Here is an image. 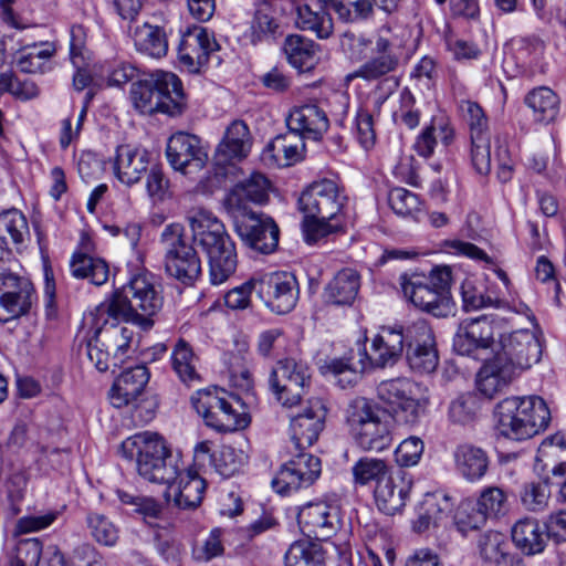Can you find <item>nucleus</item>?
<instances>
[{
  "label": "nucleus",
  "instance_id": "1",
  "mask_svg": "<svg viewBox=\"0 0 566 566\" xmlns=\"http://www.w3.org/2000/svg\"><path fill=\"white\" fill-rule=\"evenodd\" d=\"M327 407L323 399L311 398L301 410L291 417V439L296 450L312 447L325 427ZM321 474V460L308 453L300 452L284 463L272 480L273 489L289 494L302 488H308Z\"/></svg>",
  "mask_w": 566,
  "mask_h": 566
},
{
  "label": "nucleus",
  "instance_id": "2",
  "mask_svg": "<svg viewBox=\"0 0 566 566\" xmlns=\"http://www.w3.org/2000/svg\"><path fill=\"white\" fill-rule=\"evenodd\" d=\"M342 46L353 61L365 62L349 76L367 82L381 80L396 72L405 53V42L382 25L373 38L346 32Z\"/></svg>",
  "mask_w": 566,
  "mask_h": 566
},
{
  "label": "nucleus",
  "instance_id": "3",
  "mask_svg": "<svg viewBox=\"0 0 566 566\" xmlns=\"http://www.w3.org/2000/svg\"><path fill=\"white\" fill-rule=\"evenodd\" d=\"M192 240L207 253L210 282L224 283L237 270L235 245L224 224L207 210H197L189 217Z\"/></svg>",
  "mask_w": 566,
  "mask_h": 566
},
{
  "label": "nucleus",
  "instance_id": "4",
  "mask_svg": "<svg viewBox=\"0 0 566 566\" xmlns=\"http://www.w3.org/2000/svg\"><path fill=\"white\" fill-rule=\"evenodd\" d=\"M163 305V297L156 291L147 274L134 275L129 282L113 294L108 303L102 305L101 314L149 329L153 316Z\"/></svg>",
  "mask_w": 566,
  "mask_h": 566
},
{
  "label": "nucleus",
  "instance_id": "5",
  "mask_svg": "<svg viewBox=\"0 0 566 566\" xmlns=\"http://www.w3.org/2000/svg\"><path fill=\"white\" fill-rule=\"evenodd\" d=\"M494 417L501 436L522 441L544 431L549 423L551 412L537 396L507 397L495 406Z\"/></svg>",
  "mask_w": 566,
  "mask_h": 566
},
{
  "label": "nucleus",
  "instance_id": "6",
  "mask_svg": "<svg viewBox=\"0 0 566 566\" xmlns=\"http://www.w3.org/2000/svg\"><path fill=\"white\" fill-rule=\"evenodd\" d=\"M122 451L127 458L136 457L138 474L151 483L169 484L178 475L179 461L157 433L143 432L129 437L123 441Z\"/></svg>",
  "mask_w": 566,
  "mask_h": 566
},
{
  "label": "nucleus",
  "instance_id": "7",
  "mask_svg": "<svg viewBox=\"0 0 566 566\" xmlns=\"http://www.w3.org/2000/svg\"><path fill=\"white\" fill-rule=\"evenodd\" d=\"M130 99L142 114L180 115L185 108L181 81L170 72L156 71L132 84Z\"/></svg>",
  "mask_w": 566,
  "mask_h": 566
},
{
  "label": "nucleus",
  "instance_id": "8",
  "mask_svg": "<svg viewBox=\"0 0 566 566\" xmlns=\"http://www.w3.org/2000/svg\"><path fill=\"white\" fill-rule=\"evenodd\" d=\"M197 412L207 426L220 432H232L248 426L241 398L218 387L200 389L191 397Z\"/></svg>",
  "mask_w": 566,
  "mask_h": 566
},
{
  "label": "nucleus",
  "instance_id": "9",
  "mask_svg": "<svg viewBox=\"0 0 566 566\" xmlns=\"http://www.w3.org/2000/svg\"><path fill=\"white\" fill-rule=\"evenodd\" d=\"M165 248L166 273L185 285H192L201 274V262L195 248L187 241L184 227L167 226L161 233Z\"/></svg>",
  "mask_w": 566,
  "mask_h": 566
},
{
  "label": "nucleus",
  "instance_id": "10",
  "mask_svg": "<svg viewBox=\"0 0 566 566\" xmlns=\"http://www.w3.org/2000/svg\"><path fill=\"white\" fill-rule=\"evenodd\" d=\"M418 390V385L406 377L384 380L376 388L377 398L388 407L395 422L409 428L419 423L424 409Z\"/></svg>",
  "mask_w": 566,
  "mask_h": 566
},
{
  "label": "nucleus",
  "instance_id": "11",
  "mask_svg": "<svg viewBox=\"0 0 566 566\" xmlns=\"http://www.w3.org/2000/svg\"><path fill=\"white\" fill-rule=\"evenodd\" d=\"M493 357L520 376L541 360L542 342L531 329H517L502 334Z\"/></svg>",
  "mask_w": 566,
  "mask_h": 566
},
{
  "label": "nucleus",
  "instance_id": "12",
  "mask_svg": "<svg viewBox=\"0 0 566 566\" xmlns=\"http://www.w3.org/2000/svg\"><path fill=\"white\" fill-rule=\"evenodd\" d=\"M346 202L344 188L333 179L323 178L311 182L301 192L297 206L305 217L323 216V219H338Z\"/></svg>",
  "mask_w": 566,
  "mask_h": 566
},
{
  "label": "nucleus",
  "instance_id": "13",
  "mask_svg": "<svg viewBox=\"0 0 566 566\" xmlns=\"http://www.w3.org/2000/svg\"><path fill=\"white\" fill-rule=\"evenodd\" d=\"M36 301L35 287L28 276L0 271V322L29 314Z\"/></svg>",
  "mask_w": 566,
  "mask_h": 566
},
{
  "label": "nucleus",
  "instance_id": "14",
  "mask_svg": "<svg viewBox=\"0 0 566 566\" xmlns=\"http://www.w3.org/2000/svg\"><path fill=\"white\" fill-rule=\"evenodd\" d=\"M276 399L286 407L297 405L311 384L308 366L294 358L279 360L269 378Z\"/></svg>",
  "mask_w": 566,
  "mask_h": 566
},
{
  "label": "nucleus",
  "instance_id": "15",
  "mask_svg": "<svg viewBox=\"0 0 566 566\" xmlns=\"http://www.w3.org/2000/svg\"><path fill=\"white\" fill-rule=\"evenodd\" d=\"M255 295L276 314L290 313L298 300V283L289 272L255 274Z\"/></svg>",
  "mask_w": 566,
  "mask_h": 566
},
{
  "label": "nucleus",
  "instance_id": "16",
  "mask_svg": "<svg viewBox=\"0 0 566 566\" xmlns=\"http://www.w3.org/2000/svg\"><path fill=\"white\" fill-rule=\"evenodd\" d=\"M406 358L409 367L419 374L433 373L439 365L436 337L424 319L412 322L406 327Z\"/></svg>",
  "mask_w": 566,
  "mask_h": 566
},
{
  "label": "nucleus",
  "instance_id": "17",
  "mask_svg": "<svg viewBox=\"0 0 566 566\" xmlns=\"http://www.w3.org/2000/svg\"><path fill=\"white\" fill-rule=\"evenodd\" d=\"M403 295L418 308L436 317H447L453 311L451 297L440 296L434 287L427 283L426 274L403 273L399 276Z\"/></svg>",
  "mask_w": 566,
  "mask_h": 566
},
{
  "label": "nucleus",
  "instance_id": "18",
  "mask_svg": "<svg viewBox=\"0 0 566 566\" xmlns=\"http://www.w3.org/2000/svg\"><path fill=\"white\" fill-rule=\"evenodd\" d=\"M297 522L304 534L325 541L339 530L340 511L338 505L333 503L310 502L298 510Z\"/></svg>",
  "mask_w": 566,
  "mask_h": 566
},
{
  "label": "nucleus",
  "instance_id": "19",
  "mask_svg": "<svg viewBox=\"0 0 566 566\" xmlns=\"http://www.w3.org/2000/svg\"><path fill=\"white\" fill-rule=\"evenodd\" d=\"M235 231L247 247L260 253L269 254L277 248L280 230L269 217L244 214L235 220Z\"/></svg>",
  "mask_w": 566,
  "mask_h": 566
},
{
  "label": "nucleus",
  "instance_id": "20",
  "mask_svg": "<svg viewBox=\"0 0 566 566\" xmlns=\"http://www.w3.org/2000/svg\"><path fill=\"white\" fill-rule=\"evenodd\" d=\"M406 343V328L382 327L371 340L370 353L365 352L359 360L361 370L394 366L400 359Z\"/></svg>",
  "mask_w": 566,
  "mask_h": 566
},
{
  "label": "nucleus",
  "instance_id": "21",
  "mask_svg": "<svg viewBox=\"0 0 566 566\" xmlns=\"http://www.w3.org/2000/svg\"><path fill=\"white\" fill-rule=\"evenodd\" d=\"M219 49L220 45L216 41L213 33L209 32L207 28L193 27L182 35L178 56L180 63L189 72L197 73Z\"/></svg>",
  "mask_w": 566,
  "mask_h": 566
},
{
  "label": "nucleus",
  "instance_id": "22",
  "mask_svg": "<svg viewBox=\"0 0 566 566\" xmlns=\"http://www.w3.org/2000/svg\"><path fill=\"white\" fill-rule=\"evenodd\" d=\"M166 157L169 165L182 174H187L189 167L202 169L208 159L200 138L184 132L170 136L166 147Z\"/></svg>",
  "mask_w": 566,
  "mask_h": 566
},
{
  "label": "nucleus",
  "instance_id": "23",
  "mask_svg": "<svg viewBox=\"0 0 566 566\" xmlns=\"http://www.w3.org/2000/svg\"><path fill=\"white\" fill-rule=\"evenodd\" d=\"M494 343L493 321L482 315L460 323L453 338V348L460 355L475 356Z\"/></svg>",
  "mask_w": 566,
  "mask_h": 566
},
{
  "label": "nucleus",
  "instance_id": "24",
  "mask_svg": "<svg viewBox=\"0 0 566 566\" xmlns=\"http://www.w3.org/2000/svg\"><path fill=\"white\" fill-rule=\"evenodd\" d=\"M102 305L97 308L95 317L94 340L113 354V364L123 363L130 347L133 331L118 324L113 317L101 314Z\"/></svg>",
  "mask_w": 566,
  "mask_h": 566
},
{
  "label": "nucleus",
  "instance_id": "25",
  "mask_svg": "<svg viewBox=\"0 0 566 566\" xmlns=\"http://www.w3.org/2000/svg\"><path fill=\"white\" fill-rule=\"evenodd\" d=\"M150 153L132 145H119L114 159L115 177L128 187L138 184L149 170Z\"/></svg>",
  "mask_w": 566,
  "mask_h": 566
},
{
  "label": "nucleus",
  "instance_id": "26",
  "mask_svg": "<svg viewBox=\"0 0 566 566\" xmlns=\"http://www.w3.org/2000/svg\"><path fill=\"white\" fill-rule=\"evenodd\" d=\"M289 130L297 137L318 140L328 129L329 120L323 108L316 104L294 107L287 118Z\"/></svg>",
  "mask_w": 566,
  "mask_h": 566
},
{
  "label": "nucleus",
  "instance_id": "27",
  "mask_svg": "<svg viewBox=\"0 0 566 566\" xmlns=\"http://www.w3.org/2000/svg\"><path fill=\"white\" fill-rule=\"evenodd\" d=\"M206 486V481L196 471L180 472L178 468L176 480L167 484L164 495L167 502L172 499L179 509H196L202 502Z\"/></svg>",
  "mask_w": 566,
  "mask_h": 566
},
{
  "label": "nucleus",
  "instance_id": "28",
  "mask_svg": "<svg viewBox=\"0 0 566 566\" xmlns=\"http://www.w3.org/2000/svg\"><path fill=\"white\" fill-rule=\"evenodd\" d=\"M251 145L252 138L248 125L243 120L232 122L217 147L216 165L224 167L235 160H242L250 153Z\"/></svg>",
  "mask_w": 566,
  "mask_h": 566
},
{
  "label": "nucleus",
  "instance_id": "29",
  "mask_svg": "<svg viewBox=\"0 0 566 566\" xmlns=\"http://www.w3.org/2000/svg\"><path fill=\"white\" fill-rule=\"evenodd\" d=\"M149 376V371L144 365L124 370L115 379L109 390L108 397L112 405L122 408L135 402L148 384Z\"/></svg>",
  "mask_w": 566,
  "mask_h": 566
},
{
  "label": "nucleus",
  "instance_id": "30",
  "mask_svg": "<svg viewBox=\"0 0 566 566\" xmlns=\"http://www.w3.org/2000/svg\"><path fill=\"white\" fill-rule=\"evenodd\" d=\"M411 485V481L403 474H389L385 480H380L374 491L378 510L387 515L400 512L406 505Z\"/></svg>",
  "mask_w": 566,
  "mask_h": 566
},
{
  "label": "nucleus",
  "instance_id": "31",
  "mask_svg": "<svg viewBox=\"0 0 566 566\" xmlns=\"http://www.w3.org/2000/svg\"><path fill=\"white\" fill-rule=\"evenodd\" d=\"M454 469L468 482L482 480L489 471L490 457L481 447L461 443L453 451Z\"/></svg>",
  "mask_w": 566,
  "mask_h": 566
},
{
  "label": "nucleus",
  "instance_id": "32",
  "mask_svg": "<svg viewBox=\"0 0 566 566\" xmlns=\"http://www.w3.org/2000/svg\"><path fill=\"white\" fill-rule=\"evenodd\" d=\"M90 239L84 238L82 248L85 252H75L70 262L71 273L76 279H86L92 284L101 286L108 281L109 266L108 263L98 256L88 253Z\"/></svg>",
  "mask_w": 566,
  "mask_h": 566
},
{
  "label": "nucleus",
  "instance_id": "33",
  "mask_svg": "<svg viewBox=\"0 0 566 566\" xmlns=\"http://www.w3.org/2000/svg\"><path fill=\"white\" fill-rule=\"evenodd\" d=\"M360 287V276L353 269H343L336 273L324 290V297L333 305H352Z\"/></svg>",
  "mask_w": 566,
  "mask_h": 566
},
{
  "label": "nucleus",
  "instance_id": "34",
  "mask_svg": "<svg viewBox=\"0 0 566 566\" xmlns=\"http://www.w3.org/2000/svg\"><path fill=\"white\" fill-rule=\"evenodd\" d=\"M282 34L281 21L272 4L259 2L250 21L249 38L252 44L273 42Z\"/></svg>",
  "mask_w": 566,
  "mask_h": 566
},
{
  "label": "nucleus",
  "instance_id": "35",
  "mask_svg": "<svg viewBox=\"0 0 566 566\" xmlns=\"http://www.w3.org/2000/svg\"><path fill=\"white\" fill-rule=\"evenodd\" d=\"M450 523V504L447 499L428 495L420 505L413 531L421 534L430 528H444Z\"/></svg>",
  "mask_w": 566,
  "mask_h": 566
},
{
  "label": "nucleus",
  "instance_id": "36",
  "mask_svg": "<svg viewBox=\"0 0 566 566\" xmlns=\"http://www.w3.org/2000/svg\"><path fill=\"white\" fill-rule=\"evenodd\" d=\"M289 63L300 72H308L314 69L318 61V45L302 35H289L283 45Z\"/></svg>",
  "mask_w": 566,
  "mask_h": 566
},
{
  "label": "nucleus",
  "instance_id": "37",
  "mask_svg": "<svg viewBox=\"0 0 566 566\" xmlns=\"http://www.w3.org/2000/svg\"><path fill=\"white\" fill-rule=\"evenodd\" d=\"M517 376L493 357L480 369L476 377L479 391L486 398H493L509 386Z\"/></svg>",
  "mask_w": 566,
  "mask_h": 566
},
{
  "label": "nucleus",
  "instance_id": "38",
  "mask_svg": "<svg viewBox=\"0 0 566 566\" xmlns=\"http://www.w3.org/2000/svg\"><path fill=\"white\" fill-rule=\"evenodd\" d=\"M134 43L139 52L151 57H161L167 54L168 41L163 28L144 23L137 25L133 34Z\"/></svg>",
  "mask_w": 566,
  "mask_h": 566
},
{
  "label": "nucleus",
  "instance_id": "39",
  "mask_svg": "<svg viewBox=\"0 0 566 566\" xmlns=\"http://www.w3.org/2000/svg\"><path fill=\"white\" fill-rule=\"evenodd\" d=\"M512 541L525 554L534 555L543 552L545 537L538 522L523 518L512 528Z\"/></svg>",
  "mask_w": 566,
  "mask_h": 566
},
{
  "label": "nucleus",
  "instance_id": "40",
  "mask_svg": "<svg viewBox=\"0 0 566 566\" xmlns=\"http://www.w3.org/2000/svg\"><path fill=\"white\" fill-rule=\"evenodd\" d=\"M525 104L533 111L534 119L539 123L553 122L559 112L558 96L546 86L532 90L525 96Z\"/></svg>",
  "mask_w": 566,
  "mask_h": 566
},
{
  "label": "nucleus",
  "instance_id": "41",
  "mask_svg": "<svg viewBox=\"0 0 566 566\" xmlns=\"http://www.w3.org/2000/svg\"><path fill=\"white\" fill-rule=\"evenodd\" d=\"M303 138L297 137L295 133L289 130L283 136H277L268 145L265 153L275 161L276 165L286 167L301 160L304 149Z\"/></svg>",
  "mask_w": 566,
  "mask_h": 566
},
{
  "label": "nucleus",
  "instance_id": "42",
  "mask_svg": "<svg viewBox=\"0 0 566 566\" xmlns=\"http://www.w3.org/2000/svg\"><path fill=\"white\" fill-rule=\"evenodd\" d=\"M295 23L297 28L311 31L319 39H327L333 33V19L323 7L318 10H313L310 4L297 7Z\"/></svg>",
  "mask_w": 566,
  "mask_h": 566
},
{
  "label": "nucleus",
  "instance_id": "43",
  "mask_svg": "<svg viewBox=\"0 0 566 566\" xmlns=\"http://www.w3.org/2000/svg\"><path fill=\"white\" fill-rule=\"evenodd\" d=\"M365 451H382L390 447L392 437L389 426L380 417L367 423L361 430L352 436Z\"/></svg>",
  "mask_w": 566,
  "mask_h": 566
},
{
  "label": "nucleus",
  "instance_id": "44",
  "mask_svg": "<svg viewBox=\"0 0 566 566\" xmlns=\"http://www.w3.org/2000/svg\"><path fill=\"white\" fill-rule=\"evenodd\" d=\"M270 188V180L263 174L252 172L233 187L231 200L235 199L239 203L250 201L261 205L269 200Z\"/></svg>",
  "mask_w": 566,
  "mask_h": 566
},
{
  "label": "nucleus",
  "instance_id": "45",
  "mask_svg": "<svg viewBox=\"0 0 566 566\" xmlns=\"http://www.w3.org/2000/svg\"><path fill=\"white\" fill-rule=\"evenodd\" d=\"M379 417L378 406L365 397L352 399L345 409V422L352 436Z\"/></svg>",
  "mask_w": 566,
  "mask_h": 566
},
{
  "label": "nucleus",
  "instance_id": "46",
  "mask_svg": "<svg viewBox=\"0 0 566 566\" xmlns=\"http://www.w3.org/2000/svg\"><path fill=\"white\" fill-rule=\"evenodd\" d=\"M285 563L287 566H324V549L318 543L296 541L287 549Z\"/></svg>",
  "mask_w": 566,
  "mask_h": 566
},
{
  "label": "nucleus",
  "instance_id": "47",
  "mask_svg": "<svg viewBox=\"0 0 566 566\" xmlns=\"http://www.w3.org/2000/svg\"><path fill=\"white\" fill-rule=\"evenodd\" d=\"M172 368L187 385L198 381L200 376L196 370V357L192 348L185 339H179L171 354Z\"/></svg>",
  "mask_w": 566,
  "mask_h": 566
},
{
  "label": "nucleus",
  "instance_id": "48",
  "mask_svg": "<svg viewBox=\"0 0 566 566\" xmlns=\"http://www.w3.org/2000/svg\"><path fill=\"white\" fill-rule=\"evenodd\" d=\"M353 476L356 484L367 485L375 482L378 485L389 473V467L385 460L377 458H360L353 467Z\"/></svg>",
  "mask_w": 566,
  "mask_h": 566
},
{
  "label": "nucleus",
  "instance_id": "49",
  "mask_svg": "<svg viewBox=\"0 0 566 566\" xmlns=\"http://www.w3.org/2000/svg\"><path fill=\"white\" fill-rule=\"evenodd\" d=\"M478 547L481 558L486 563L500 565L507 557V542L500 532L489 531L482 534Z\"/></svg>",
  "mask_w": 566,
  "mask_h": 566
},
{
  "label": "nucleus",
  "instance_id": "50",
  "mask_svg": "<svg viewBox=\"0 0 566 566\" xmlns=\"http://www.w3.org/2000/svg\"><path fill=\"white\" fill-rule=\"evenodd\" d=\"M479 410L478 397L467 392L458 396L450 402L448 416L451 422L465 426L476 420Z\"/></svg>",
  "mask_w": 566,
  "mask_h": 566
},
{
  "label": "nucleus",
  "instance_id": "51",
  "mask_svg": "<svg viewBox=\"0 0 566 566\" xmlns=\"http://www.w3.org/2000/svg\"><path fill=\"white\" fill-rule=\"evenodd\" d=\"M86 525L92 537L104 546H114L119 537L118 527L104 514L90 512Z\"/></svg>",
  "mask_w": 566,
  "mask_h": 566
},
{
  "label": "nucleus",
  "instance_id": "52",
  "mask_svg": "<svg viewBox=\"0 0 566 566\" xmlns=\"http://www.w3.org/2000/svg\"><path fill=\"white\" fill-rule=\"evenodd\" d=\"M388 202L392 211L403 218L417 219L421 212V201L418 196L405 188H394L389 191Z\"/></svg>",
  "mask_w": 566,
  "mask_h": 566
},
{
  "label": "nucleus",
  "instance_id": "53",
  "mask_svg": "<svg viewBox=\"0 0 566 566\" xmlns=\"http://www.w3.org/2000/svg\"><path fill=\"white\" fill-rule=\"evenodd\" d=\"M459 109L469 126L470 139L490 135L488 117L476 102L461 101Z\"/></svg>",
  "mask_w": 566,
  "mask_h": 566
},
{
  "label": "nucleus",
  "instance_id": "54",
  "mask_svg": "<svg viewBox=\"0 0 566 566\" xmlns=\"http://www.w3.org/2000/svg\"><path fill=\"white\" fill-rule=\"evenodd\" d=\"M338 219H323V216L305 217L302 222L304 239L307 243L313 244L321 239L340 230Z\"/></svg>",
  "mask_w": 566,
  "mask_h": 566
},
{
  "label": "nucleus",
  "instance_id": "55",
  "mask_svg": "<svg viewBox=\"0 0 566 566\" xmlns=\"http://www.w3.org/2000/svg\"><path fill=\"white\" fill-rule=\"evenodd\" d=\"M146 176V191L154 203L171 198L170 181L160 165L153 164Z\"/></svg>",
  "mask_w": 566,
  "mask_h": 566
},
{
  "label": "nucleus",
  "instance_id": "56",
  "mask_svg": "<svg viewBox=\"0 0 566 566\" xmlns=\"http://www.w3.org/2000/svg\"><path fill=\"white\" fill-rule=\"evenodd\" d=\"M29 233V227L25 217L17 209L8 210L0 214V238L10 237L13 243L19 244L24 235Z\"/></svg>",
  "mask_w": 566,
  "mask_h": 566
},
{
  "label": "nucleus",
  "instance_id": "57",
  "mask_svg": "<svg viewBox=\"0 0 566 566\" xmlns=\"http://www.w3.org/2000/svg\"><path fill=\"white\" fill-rule=\"evenodd\" d=\"M323 4L331 3L339 19L353 22L367 18L371 12L373 4L369 0H318Z\"/></svg>",
  "mask_w": 566,
  "mask_h": 566
},
{
  "label": "nucleus",
  "instance_id": "58",
  "mask_svg": "<svg viewBox=\"0 0 566 566\" xmlns=\"http://www.w3.org/2000/svg\"><path fill=\"white\" fill-rule=\"evenodd\" d=\"M476 505L488 517H499L507 511V495L499 486H488L481 492Z\"/></svg>",
  "mask_w": 566,
  "mask_h": 566
},
{
  "label": "nucleus",
  "instance_id": "59",
  "mask_svg": "<svg viewBox=\"0 0 566 566\" xmlns=\"http://www.w3.org/2000/svg\"><path fill=\"white\" fill-rule=\"evenodd\" d=\"M549 489L544 482H527L521 491V502L531 512H542L547 507Z\"/></svg>",
  "mask_w": 566,
  "mask_h": 566
},
{
  "label": "nucleus",
  "instance_id": "60",
  "mask_svg": "<svg viewBox=\"0 0 566 566\" xmlns=\"http://www.w3.org/2000/svg\"><path fill=\"white\" fill-rule=\"evenodd\" d=\"M396 124H402L409 129L419 125L420 111L416 107V98L409 88L405 87L400 92L399 107L392 113Z\"/></svg>",
  "mask_w": 566,
  "mask_h": 566
},
{
  "label": "nucleus",
  "instance_id": "61",
  "mask_svg": "<svg viewBox=\"0 0 566 566\" xmlns=\"http://www.w3.org/2000/svg\"><path fill=\"white\" fill-rule=\"evenodd\" d=\"M463 310L478 311L493 304L490 296L484 295L483 286L476 284L473 279H465L461 284Z\"/></svg>",
  "mask_w": 566,
  "mask_h": 566
},
{
  "label": "nucleus",
  "instance_id": "62",
  "mask_svg": "<svg viewBox=\"0 0 566 566\" xmlns=\"http://www.w3.org/2000/svg\"><path fill=\"white\" fill-rule=\"evenodd\" d=\"M471 163L475 171L485 176L491 170V138L490 135L471 138Z\"/></svg>",
  "mask_w": 566,
  "mask_h": 566
},
{
  "label": "nucleus",
  "instance_id": "63",
  "mask_svg": "<svg viewBox=\"0 0 566 566\" xmlns=\"http://www.w3.org/2000/svg\"><path fill=\"white\" fill-rule=\"evenodd\" d=\"M539 453L544 457H557L559 462L552 468L554 475L562 476L566 473V441L562 434H555L544 440L539 447Z\"/></svg>",
  "mask_w": 566,
  "mask_h": 566
},
{
  "label": "nucleus",
  "instance_id": "64",
  "mask_svg": "<svg viewBox=\"0 0 566 566\" xmlns=\"http://www.w3.org/2000/svg\"><path fill=\"white\" fill-rule=\"evenodd\" d=\"M42 553V545L36 538L21 541L15 548V555L10 565L38 566Z\"/></svg>",
  "mask_w": 566,
  "mask_h": 566
}]
</instances>
